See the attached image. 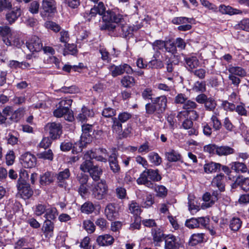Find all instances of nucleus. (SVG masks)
I'll list each match as a JSON object with an SVG mask.
<instances>
[{"label": "nucleus", "instance_id": "nucleus-1", "mask_svg": "<svg viewBox=\"0 0 249 249\" xmlns=\"http://www.w3.org/2000/svg\"><path fill=\"white\" fill-rule=\"evenodd\" d=\"M106 8L104 3L99 1L96 5L90 9L89 16L91 17L95 16L97 14L103 16V20L105 23L100 27L102 30H106L110 32H114L117 30V25L119 23L123 22L124 18L122 16L116 14L112 10L105 11Z\"/></svg>", "mask_w": 249, "mask_h": 249}, {"label": "nucleus", "instance_id": "nucleus-2", "mask_svg": "<svg viewBox=\"0 0 249 249\" xmlns=\"http://www.w3.org/2000/svg\"><path fill=\"white\" fill-rule=\"evenodd\" d=\"M161 177L159 174L158 169H145L140 175L137 179V183L139 185H144L145 186L153 188L154 184L153 182L159 181Z\"/></svg>", "mask_w": 249, "mask_h": 249}, {"label": "nucleus", "instance_id": "nucleus-3", "mask_svg": "<svg viewBox=\"0 0 249 249\" xmlns=\"http://www.w3.org/2000/svg\"><path fill=\"white\" fill-rule=\"evenodd\" d=\"M87 187L91 192L92 197L98 200L105 199L108 192V186L105 180H101L98 182L89 183Z\"/></svg>", "mask_w": 249, "mask_h": 249}, {"label": "nucleus", "instance_id": "nucleus-4", "mask_svg": "<svg viewBox=\"0 0 249 249\" xmlns=\"http://www.w3.org/2000/svg\"><path fill=\"white\" fill-rule=\"evenodd\" d=\"M82 134L81 136L79 147L77 152L82 150V147L85 146L86 144L89 143L91 140V135L93 134V125L89 124H84L82 126Z\"/></svg>", "mask_w": 249, "mask_h": 249}, {"label": "nucleus", "instance_id": "nucleus-5", "mask_svg": "<svg viewBox=\"0 0 249 249\" xmlns=\"http://www.w3.org/2000/svg\"><path fill=\"white\" fill-rule=\"evenodd\" d=\"M108 69L113 77L123 74L124 72L127 74H131L133 72L131 67L127 64H124L119 66L112 65L109 67Z\"/></svg>", "mask_w": 249, "mask_h": 249}, {"label": "nucleus", "instance_id": "nucleus-6", "mask_svg": "<svg viewBox=\"0 0 249 249\" xmlns=\"http://www.w3.org/2000/svg\"><path fill=\"white\" fill-rule=\"evenodd\" d=\"M17 187L18 194L24 199L30 198L33 194V190L31 188L30 184L25 180H18Z\"/></svg>", "mask_w": 249, "mask_h": 249}, {"label": "nucleus", "instance_id": "nucleus-7", "mask_svg": "<svg viewBox=\"0 0 249 249\" xmlns=\"http://www.w3.org/2000/svg\"><path fill=\"white\" fill-rule=\"evenodd\" d=\"M26 47L31 52H38L42 49V43L40 38L36 36H33L26 42Z\"/></svg>", "mask_w": 249, "mask_h": 249}, {"label": "nucleus", "instance_id": "nucleus-8", "mask_svg": "<svg viewBox=\"0 0 249 249\" xmlns=\"http://www.w3.org/2000/svg\"><path fill=\"white\" fill-rule=\"evenodd\" d=\"M71 173L68 168L65 169L63 171H60L56 174L55 178L57 179V183L58 186L66 188L68 186L66 180L68 179Z\"/></svg>", "mask_w": 249, "mask_h": 249}, {"label": "nucleus", "instance_id": "nucleus-9", "mask_svg": "<svg viewBox=\"0 0 249 249\" xmlns=\"http://www.w3.org/2000/svg\"><path fill=\"white\" fill-rule=\"evenodd\" d=\"M105 214L110 221H113L119 217V212L114 204L109 203L105 209Z\"/></svg>", "mask_w": 249, "mask_h": 249}, {"label": "nucleus", "instance_id": "nucleus-10", "mask_svg": "<svg viewBox=\"0 0 249 249\" xmlns=\"http://www.w3.org/2000/svg\"><path fill=\"white\" fill-rule=\"evenodd\" d=\"M46 127L49 130V134L52 139H57L62 133V127L59 123L55 122L48 123Z\"/></svg>", "mask_w": 249, "mask_h": 249}, {"label": "nucleus", "instance_id": "nucleus-11", "mask_svg": "<svg viewBox=\"0 0 249 249\" xmlns=\"http://www.w3.org/2000/svg\"><path fill=\"white\" fill-rule=\"evenodd\" d=\"M21 160L22 164L25 168H32L36 164V158L28 152L22 155Z\"/></svg>", "mask_w": 249, "mask_h": 249}, {"label": "nucleus", "instance_id": "nucleus-12", "mask_svg": "<svg viewBox=\"0 0 249 249\" xmlns=\"http://www.w3.org/2000/svg\"><path fill=\"white\" fill-rule=\"evenodd\" d=\"M138 28L135 27H132L127 24H123V22L119 23L117 25V30L114 32H118L123 37H126L132 32L137 30Z\"/></svg>", "mask_w": 249, "mask_h": 249}, {"label": "nucleus", "instance_id": "nucleus-13", "mask_svg": "<svg viewBox=\"0 0 249 249\" xmlns=\"http://www.w3.org/2000/svg\"><path fill=\"white\" fill-rule=\"evenodd\" d=\"M156 105L158 114H161L164 112L167 107V100L165 96H160L156 97L152 100Z\"/></svg>", "mask_w": 249, "mask_h": 249}, {"label": "nucleus", "instance_id": "nucleus-14", "mask_svg": "<svg viewBox=\"0 0 249 249\" xmlns=\"http://www.w3.org/2000/svg\"><path fill=\"white\" fill-rule=\"evenodd\" d=\"M41 8L44 12L54 13L56 10V2L55 0H42Z\"/></svg>", "mask_w": 249, "mask_h": 249}, {"label": "nucleus", "instance_id": "nucleus-15", "mask_svg": "<svg viewBox=\"0 0 249 249\" xmlns=\"http://www.w3.org/2000/svg\"><path fill=\"white\" fill-rule=\"evenodd\" d=\"M185 67L190 72L199 66V61L195 56H187L184 58Z\"/></svg>", "mask_w": 249, "mask_h": 249}, {"label": "nucleus", "instance_id": "nucleus-16", "mask_svg": "<svg viewBox=\"0 0 249 249\" xmlns=\"http://www.w3.org/2000/svg\"><path fill=\"white\" fill-rule=\"evenodd\" d=\"M179 244L176 236L168 235L165 237V249H178Z\"/></svg>", "mask_w": 249, "mask_h": 249}, {"label": "nucleus", "instance_id": "nucleus-17", "mask_svg": "<svg viewBox=\"0 0 249 249\" xmlns=\"http://www.w3.org/2000/svg\"><path fill=\"white\" fill-rule=\"evenodd\" d=\"M114 241V238L109 234L99 235L96 239V242L100 246H108L111 245Z\"/></svg>", "mask_w": 249, "mask_h": 249}, {"label": "nucleus", "instance_id": "nucleus-18", "mask_svg": "<svg viewBox=\"0 0 249 249\" xmlns=\"http://www.w3.org/2000/svg\"><path fill=\"white\" fill-rule=\"evenodd\" d=\"M3 40L7 46L14 45L18 47H19L22 43L19 39V35L16 32H13L9 37L4 38Z\"/></svg>", "mask_w": 249, "mask_h": 249}, {"label": "nucleus", "instance_id": "nucleus-19", "mask_svg": "<svg viewBox=\"0 0 249 249\" xmlns=\"http://www.w3.org/2000/svg\"><path fill=\"white\" fill-rule=\"evenodd\" d=\"M54 224L50 219L46 220L43 224L42 230L46 237L50 238L53 235Z\"/></svg>", "mask_w": 249, "mask_h": 249}, {"label": "nucleus", "instance_id": "nucleus-20", "mask_svg": "<svg viewBox=\"0 0 249 249\" xmlns=\"http://www.w3.org/2000/svg\"><path fill=\"white\" fill-rule=\"evenodd\" d=\"M224 175L222 173L216 176L212 180V186L217 187L221 192L224 191L225 189V185L224 184Z\"/></svg>", "mask_w": 249, "mask_h": 249}, {"label": "nucleus", "instance_id": "nucleus-21", "mask_svg": "<svg viewBox=\"0 0 249 249\" xmlns=\"http://www.w3.org/2000/svg\"><path fill=\"white\" fill-rule=\"evenodd\" d=\"M21 10L19 8L9 11L6 15V19L9 24H12L21 16Z\"/></svg>", "mask_w": 249, "mask_h": 249}, {"label": "nucleus", "instance_id": "nucleus-22", "mask_svg": "<svg viewBox=\"0 0 249 249\" xmlns=\"http://www.w3.org/2000/svg\"><path fill=\"white\" fill-rule=\"evenodd\" d=\"M219 11L222 14L229 15L241 14L242 13V12L239 9H234L230 6H226L224 4H222L219 6Z\"/></svg>", "mask_w": 249, "mask_h": 249}, {"label": "nucleus", "instance_id": "nucleus-23", "mask_svg": "<svg viewBox=\"0 0 249 249\" xmlns=\"http://www.w3.org/2000/svg\"><path fill=\"white\" fill-rule=\"evenodd\" d=\"M237 185L241 187L242 190L245 191L249 190V178H242L238 177L236 178L234 182L232 184V187H236Z\"/></svg>", "mask_w": 249, "mask_h": 249}, {"label": "nucleus", "instance_id": "nucleus-24", "mask_svg": "<svg viewBox=\"0 0 249 249\" xmlns=\"http://www.w3.org/2000/svg\"><path fill=\"white\" fill-rule=\"evenodd\" d=\"M228 71L230 73L241 77H245L247 74L246 71L242 67L239 66L230 65Z\"/></svg>", "mask_w": 249, "mask_h": 249}, {"label": "nucleus", "instance_id": "nucleus-25", "mask_svg": "<svg viewBox=\"0 0 249 249\" xmlns=\"http://www.w3.org/2000/svg\"><path fill=\"white\" fill-rule=\"evenodd\" d=\"M55 177L53 173L47 172L40 176V183L42 185H47L52 183L54 180Z\"/></svg>", "mask_w": 249, "mask_h": 249}, {"label": "nucleus", "instance_id": "nucleus-26", "mask_svg": "<svg viewBox=\"0 0 249 249\" xmlns=\"http://www.w3.org/2000/svg\"><path fill=\"white\" fill-rule=\"evenodd\" d=\"M233 148L227 145L217 146L216 154L219 156H228L234 153Z\"/></svg>", "mask_w": 249, "mask_h": 249}, {"label": "nucleus", "instance_id": "nucleus-27", "mask_svg": "<svg viewBox=\"0 0 249 249\" xmlns=\"http://www.w3.org/2000/svg\"><path fill=\"white\" fill-rule=\"evenodd\" d=\"M188 209L192 214H194L200 210L199 206L193 196H188Z\"/></svg>", "mask_w": 249, "mask_h": 249}, {"label": "nucleus", "instance_id": "nucleus-28", "mask_svg": "<svg viewBox=\"0 0 249 249\" xmlns=\"http://www.w3.org/2000/svg\"><path fill=\"white\" fill-rule=\"evenodd\" d=\"M102 172L101 168L97 165H93L88 173L94 181H97L99 180Z\"/></svg>", "mask_w": 249, "mask_h": 249}, {"label": "nucleus", "instance_id": "nucleus-29", "mask_svg": "<svg viewBox=\"0 0 249 249\" xmlns=\"http://www.w3.org/2000/svg\"><path fill=\"white\" fill-rule=\"evenodd\" d=\"M197 105L196 104L195 102L192 101L191 100H187L184 104L183 106V108L186 110V112L185 111H181L180 112L177 116L178 118H180L181 115L182 114H184V113H187L189 112H190L192 110H194L196 108Z\"/></svg>", "mask_w": 249, "mask_h": 249}, {"label": "nucleus", "instance_id": "nucleus-30", "mask_svg": "<svg viewBox=\"0 0 249 249\" xmlns=\"http://www.w3.org/2000/svg\"><path fill=\"white\" fill-rule=\"evenodd\" d=\"M108 161L111 171L114 173H118L120 171V167L117 161V156L115 154L109 157Z\"/></svg>", "mask_w": 249, "mask_h": 249}, {"label": "nucleus", "instance_id": "nucleus-31", "mask_svg": "<svg viewBox=\"0 0 249 249\" xmlns=\"http://www.w3.org/2000/svg\"><path fill=\"white\" fill-rule=\"evenodd\" d=\"M231 169L237 173H249V170L247 166L243 162H234L231 164Z\"/></svg>", "mask_w": 249, "mask_h": 249}, {"label": "nucleus", "instance_id": "nucleus-32", "mask_svg": "<svg viewBox=\"0 0 249 249\" xmlns=\"http://www.w3.org/2000/svg\"><path fill=\"white\" fill-rule=\"evenodd\" d=\"M94 113L92 110H89L86 107H83L81 109V112L79 113L77 116V119L83 122L86 121L88 117H92Z\"/></svg>", "mask_w": 249, "mask_h": 249}, {"label": "nucleus", "instance_id": "nucleus-33", "mask_svg": "<svg viewBox=\"0 0 249 249\" xmlns=\"http://www.w3.org/2000/svg\"><path fill=\"white\" fill-rule=\"evenodd\" d=\"M221 166L220 163L210 162L204 165V170L205 172L207 174L214 173L216 172L218 169H220Z\"/></svg>", "mask_w": 249, "mask_h": 249}, {"label": "nucleus", "instance_id": "nucleus-34", "mask_svg": "<svg viewBox=\"0 0 249 249\" xmlns=\"http://www.w3.org/2000/svg\"><path fill=\"white\" fill-rule=\"evenodd\" d=\"M167 160L170 162H176L180 160L181 155L174 150H171L165 153Z\"/></svg>", "mask_w": 249, "mask_h": 249}, {"label": "nucleus", "instance_id": "nucleus-35", "mask_svg": "<svg viewBox=\"0 0 249 249\" xmlns=\"http://www.w3.org/2000/svg\"><path fill=\"white\" fill-rule=\"evenodd\" d=\"M204 234L197 233L193 234L189 240V244L191 246H195L197 244L202 242L204 240Z\"/></svg>", "mask_w": 249, "mask_h": 249}, {"label": "nucleus", "instance_id": "nucleus-36", "mask_svg": "<svg viewBox=\"0 0 249 249\" xmlns=\"http://www.w3.org/2000/svg\"><path fill=\"white\" fill-rule=\"evenodd\" d=\"M86 158H89V159H95L97 161L106 162L107 161V157L103 156H97L95 152L92 150L88 151L85 153Z\"/></svg>", "mask_w": 249, "mask_h": 249}, {"label": "nucleus", "instance_id": "nucleus-37", "mask_svg": "<svg viewBox=\"0 0 249 249\" xmlns=\"http://www.w3.org/2000/svg\"><path fill=\"white\" fill-rule=\"evenodd\" d=\"M84 159L85 160L80 165V169L84 173L89 172V170H90L93 166V164L90 160L91 159H89V158H86L85 154L84 156Z\"/></svg>", "mask_w": 249, "mask_h": 249}, {"label": "nucleus", "instance_id": "nucleus-38", "mask_svg": "<svg viewBox=\"0 0 249 249\" xmlns=\"http://www.w3.org/2000/svg\"><path fill=\"white\" fill-rule=\"evenodd\" d=\"M75 145L73 144V143L71 142H67V141H64V142H62L60 145V149L61 151L64 152H66L70 150L71 149H72V152L74 153L75 151ZM78 149L75 150V152L78 153L77 152L78 151Z\"/></svg>", "mask_w": 249, "mask_h": 249}, {"label": "nucleus", "instance_id": "nucleus-39", "mask_svg": "<svg viewBox=\"0 0 249 249\" xmlns=\"http://www.w3.org/2000/svg\"><path fill=\"white\" fill-rule=\"evenodd\" d=\"M121 83L125 88H130L134 85L135 80L132 76H125L122 79Z\"/></svg>", "mask_w": 249, "mask_h": 249}, {"label": "nucleus", "instance_id": "nucleus-40", "mask_svg": "<svg viewBox=\"0 0 249 249\" xmlns=\"http://www.w3.org/2000/svg\"><path fill=\"white\" fill-rule=\"evenodd\" d=\"M112 121L113 123L112 125L113 132L119 134L122 131V123L116 117L112 118Z\"/></svg>", "mask_w": 249, "mask_h": 249}, {"label": "nucleus", "instance_id": "nucleus-41", "mask_svg": "<svg viewBox=\"0 0 249 249\" xmlns=\"http://www.w3.org/2000/svg\"><path fill=\"white\" fill-rule=\"evenodd\" d=\"M148 158L150 161L155 165H159L162 161L161 158L158 153L151 152L148 155Z\"/></svg>", "mask_w": 249, "mask_h": 249}, {"label": "nucleus", "instance_id": "nucleus-42", "mask_svg": "<svg viewBox=\"0 0 249 249\" xmlns=\"http://www.w3.org/2000/svg\"><path fill=\"white\" fill-rule=\"evenodd\" d=\"M204 104V107L206 110L213 111L216 107V101L211 97L208 98Z\"/></svg>", "mask_w": 249, "mask_h": 249}, {"label": "nucleus", "instance_id": "nucleus-43", "mask_svg": "<svg viewBox=\"0 0 249 249\" xmlns=\"http://www.w3.org/2000/svg\"><path fill=\"white\" fill-rule=\"evenodd\" d=\"M152 234L153 240L156 242H160L163 237V233L162 231L159 228H154L152 229Z\"/></svg>", "mask_w": 249, "mask_h": 249}, {"label": "nucleus", "instance_id": "nucleus-44", "mask_svg": "<svg viewBox=\"0 0 249 249\" xmlns=\"http://www.w3.org/2000/svg\"><path fill=\"white\" fill-rule=\"evenodd\" d=\"M242 222L238 218L233 217L230 221V228L233 231H237L241 227Z\"/></svg>", "mask_w": 249, "mask_h": 249}, {"label": "nucleus", "instance_id": "nucleus-45", "mask_svg": "<svg viewBox=\"0 0 249 249\" xmlns=\"http://www.w3.org/2000/svg\"><path fill=\"white\" fill-rule=\"evenodd\" d=\"M193 20H194L193 18L186 17H177L173 19L172 22L174 24H180L181 25L186 23H191Z\"/></svg>", "mask_w": 249, "mask_h": 249}, {"label": "nucleus", "instance_id": "nucleus-46", "mask_svg": "<svg viewBox=\"0 0 249 249\" xmlns=\"http://www.w3.org/2000/svg\"><path fill=\"white\" fill-rule=\"evenodd\" d=\"M47 207L45 204H38L36 205L34 208V214L36 216H40L45 213L47 211Z\"/></svg>", "mask_w": 249, "mask_h": 249}, {"label": "nucleus", "instance_id": "nucleus-47", "mask_svg": "<svg viewBox=\"0 0 249 249\" xmlns=\"http://www.w3.org/2000/svg\"><path fill=\"white\" fill-rule=\"evenodd\" d=\"M37 157L39 159L53 160V154L51 149L40 152L37 154Z\"/></svg>", "mask_w": 249, "mask_h": 249}, {"label": "nucleus", "instance_id": "nucleus-48", "mask_svg": "<svg viewBox=\"0 0 249 249\" xmlns=\"http://www.w3.org/2000/svg\"><path fill=\"white\" fill-rule=\"evenodd\" d=\"M193 90L196 92H203L206 91V83L204 81H196L195 83Z\"/></svg>", "mask_w": 249, "mask_h": 249}, {"label": "nucleus", "instance_id": "nucleus-49", "mask_svg": "<svg viewBox=\"0 0 249 249\" xmlns=\"http://www.w3.org/2000/svg\"><path fill=\"white\" fill-rule=\"evenodd\" d=\"M69 112L67 107H62L59 105V107L54 110L53 115L57 118H60L64 117Z\"/></svg>", "mask_w": 249, "mask_h": 249}, {"label": "nucleus", "instance_id": "nucleus-50", "mask_svg": "<svg viewBox=\"0 0 249 249\" xmlns=\"http://www.w3.org/2000/svg\"><path fill=\"white\" fill-rule=\"evenodd\" d=\"M94 209L93 204L90 202H85L81 207V211L88 214L92 213Z\"/></svg>", "mask_w": 249, "mask_h": 249}, {"label": "nucleus", "instance_id": "nucleus-51", "mask_svg": "<svg viewBox=\"0 0 249 249\" xmlns=\"http://www.w3.org/2000/svg\"><path fill=\"white\" fill-rule=\"evenodd\" d=\"M83 227L89 233H93L95 230L94 223L89 220H86L83 222Z\"/></svg>", "mask_w": 249, "mask_h": 249}, {"label": "nucleus", "instance_id": "nucleus-52", "mask_svg": "<svg viewBox=\"0 0 249 249\" xmlns=\"http://www.w3.org/2000/svg\"><path fill=\"white\" fill-rule=\"evenodd\" d=\"M56 209L54 208H47L45 212L44 217L46 220L50 219L51 221L56 218Z\"/></svg>", "mask_w": 249, "mask_h": 249}, {"label": "nucleus", "instance_id": "nucleus-53", "mask_svg": "<svg viewBox=\"0 0 249 249\" xmlns=\"http://www.w3.org/2000/svg\"><path fill=\"white\" fill-rule=\"evenodd\" d=\"M129 211L131 213L134 215H139L141 213L142 210L139 204L135 202H132L129 205Z\"/></svg>", "mask_w": 249, "mask_h": 249}, {"label": "nucleus", "instance_id": "nucleus-54", "mask_svg": "<svg viewBox=\"0 0 249 249\" xmlns=\"http://www.w3.org/2000/svg\"><path fill=\"white\" fill-rule=\"evenodd\" d=\"M211 121L213 124V127L215 130H219L221 128L222 124L216 114L215 113L212 116Z\"/></svg>", "mask_w": 249, "mask_h": 249}, {"label": "nucleus", "instance_id": "nucleus-55", "mask_svg": "<svg viewBox=\"0 0 249 249\" xmlns=\"http://www.w3.org/2000/svg\"><path fill=\"white\" fill-rule=\"evenodd\" d=\"M156 196L160 197H165L167 194V189L163 185H158L155 188Z\"/></svg>", "mask_w": 249, "mask_h": 249}, {"label": "nucleus", "instance_id": "nucleus-56", "mask_svg": "<svg viewBox=\"0 0 249 249\" xmlns=\"http://www.w3.org/2000/svg\"><path fill=\"white\" fill-rule=\"evenodd\" d=\"M148 66L151 69H161L163 67L164 65L162 61L155 59L150 61Z\"/></svg>", "mask_w": 249, "mask_h": 249}, {"label": "nucleus", "instance_id": "nucleus-57", "mask_svg": "<svg viewBox=\"0 0 249 249\" xmlns=\"http://www.w3.org/2000/svg\"><path fill=\"white\" fill-rule=\"evenodd\" d=\"M164 48L167 52L172 54L176 53L177 51V47L175 42H171L170 40L165 42V46Z\"/></svg>", "mask_w": 249, "mask_h": 249}, {"label": "nucleus", "instance_id": "nucleus-58", "mask_svg": "<svg viewBox=\"0 0 249 249\" xmlns=\"http://www.w3.org/2000/svg\"><path fill=\"white\" fill-rule=\"evenodd\" d=\"M132 114L126 111H124L118 114L117 118L122 123H124L131 118Z\"/></svg>", "mask_w": 249, "mask_h": 249}, {"label": "nucleus", "instance_id": "nucleus-59", "mask_svg": "<svg viewBox=\"0 0 249 249\" xmlns=\"http://www.w3.org/2000/svg\"><path fill=\"white\" fill-rule=\"evenodd\" d=\"M102 115L106 118H113L116 115V110L111 107L105 108L102 112Z\"/></svg>", "mask_w": 249, "mask_h": 249}, {"label": "nucleus", "instance_id": "nucleus-60", "mask_svg": "<svg viewBox=\"0 0 249 249\" xmlns=\"http://www.w3.org/2000/svg\"><path fill=\"white\" fill-rule=\"evenodd\" d=\"M45 26L46 28L51 29L55 32H57L60 31L61 29V27L59 25L51 21L46 22L45 23Z\"/></svg>", "mask_w": 249, "mask_h": 249}, {"label": "nucleus", "instance_id": "nucleus-61", "mask_svg": "<svg viewBox=\"0 0 249 249\" xmlns=\"http://www.w3.org/2000/svg\"><path fill=\"white\" fill-rule=\"evenodd\" d=\"M191 72L193 73L195 76L198 77L199 79H203L205 77L206 71L202 68H199L198 69H195Z\"/></svg>", "mask_w": 249, "mask_h": 249}, {"label": "nucleus", "instance_id": "nucleus-62", "mask_svg": "<svg viewBox=\"0 0 249 249\" xmlns=\"http://www.w3.org/2000/svg\"><path fill=\"white\" fill-rule=\"evenodd\" d=\"M14 32H12L11 28L7 26H0V35L4 37H9Z\"/></svg>", "mask_w": 249, "mask_h": 249}, {"label": "nucleus", "instance_id": "nucleus-63", "mask_svg": "<svg viewBox=\"0 0 249 249\" xmlns=\"http://www.w3.org/2000/svg\"><path fill=\"white\" fill-rule=\"evenodd\" d=\"M185 225L189 229H195L198 228V223L197 218H192L186 220Z\"/></svg>", "mask_w": 249, "mask_h": 249}, {"label": "nucleus", "instance_id": "nucleus-64", "mask_svg": "<svg viewBox=\"0 0 249 249\" xmlns=\"http://www.w3.org/2000/svg\"><path fill=\"white\" fill-rule=\"evenodd\" d=\"M239 29L249 32V18L242 19L238 24Z\"/></svg>", "mask_w": 249, "mask_h": 249}]
</instances>
